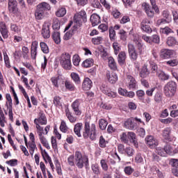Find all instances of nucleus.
I'll return each mask as SVG.
<instances>
[{
  "label": "nucleus",
  "instance_id": "nucleus-1",
  "mask_svg": "<svg viewBox=\"0 0 178 178\" xmlns=\"http://www.w3.org/2000/svg\"><path fill=\"white\" fill-rule=\"evenodd\" d=\"M87 22V13L86 11L82 10L79 13H77L74 16V26L73 29L72 31H70L67 32L64 35V40L65 41H67L68 40H70L73 35V32L75 31V30L78 29L79 27H81V24L83 23H86Z\"/></svg>",
  "mask_w": 178,
  "mask_h": 178
},
{
  "label": "nucleus",
  "instance_id": "nucleus-2",
  "mask_svg": "<svg viewBox=\"0 0 178 178\" xmlns=\"http://www.w3.org/2000/svg\"><path fill=\"white\" fill-rule=\"evenodd\" d=\"M48 10H51V6H49L48 3L43 2L38 4L35 10V19L36 20H42Z\"/></svg>",
  "mask_w": 178,
  "mask_h": 178
},
{
  "label": "nucleus",
  "instance_id": "nucleus-3",
  "mask_svg": "<svg viewBox=\"0 0 178 178\" xmlns=\"http://www.w3.org/2000/svg\"><path fill=\"white\" fill-rule=\"evenodd\" d=\"M164 94L168 98H170L176 94V91L177 90V83H176L174 81H168L163 88Z\"/></svg>",
  "mask_w": 178,
  "mask_h": 178
},
{
  "label": "nucleus",
  "instance_id": "nucleus-4",
  "mask_svg": "<svg viewBox=\"0 0 178 178\" xmlns=\"http://www.w3.org/2000/svg\"><path fill=\"white\" fill-rule=\"evenodd\" d=\"M71 56L69 53H63L60 57V63L65 70L72 69V61L70 60Z\"/></svg>",
  "mask_w": 178,
  "mask_h": 178
},
{
  "label": "nucleus",
  "instance_id": "nucleus-5",
  "mask_svg": "<svg viewBox=\"0 0 178 178\" xmlns=\"http://www.w3.org/2000/svg\"><path fill=\"white\" fill-rule=\"evenodd\" d=\"M75 162L76 166L79 168V169L83 168L84 165L87 167L88 166V156H83L81 154L80 152H75Z\"/></svg>",
  "mask_w": 178,
  "mask_h": 178
},
{
  "label": "nucleus",
  "instance_id": "nucleus-6",
  "mask_svg": "<svg viewBox=\"0 0 178 178\" xmlns=\"http://www.w3.org/2000/svg\"><path fill=\"white\" fill-rule=\"evenodd\" d=\"M128 52L129 54V58L132 60H137V58H138V53H137L134 44L131 43L128 44Z\"/></svg>",
  "mask_w": 178,
  "mask_h": 178
},
{
  "label": "nucleus",
  "instance_id": "nucleus-7",
  "mask_svg": "<svg viewBox=\"0 0 178 178\" xmlns=\"http://www.w3.org/2000/svg\"><path fill=\"white\" fill-rule=\"evenodd\" d=\"M49 27H51V22H45L42 29V35L43 38H49V37H51V31H49Z\"/></svg>",
  "mask_w": 178,
  "mask_h": 178
},
{
  "label": "nucleus",
  "instance_id": "nucleus-8",
  "mask_svg": "<svg viewBox=\"0 0 178 178\" xmlns=\"http://www.w3.org/2000/svg\"><path fill=\"white\" fill-rule=\"evenodd\" d=\"M124 127L128 129V130H136L137 123L134 122V118H128L124 123Z\"/></svg>",
  "mask_w": 178,
  "mask_h": 178
},
{
  "label": "nucleus",
  "instance_id": "nucleus-9",
  "mask_svg": "<svg viewBox=\"0 0 178 178\" xmlns=\"http://www.w3.org/2000/svg\"><path fill=\"white\" fill-rule=\"evenodd\" d=\"M8 9L10 13L16 15L19 11L17 8V1L16 0H8Z\"/></svg>",
  "mask_w": 178,
  "mask_h": 178
},
{
  "label": "nucleus",
  "instance_id": "nucleus-10",
  "mask_svg": "<svg viewBox=\"0 0 178 178\" xmlns=\"http://www.w3.org/2000/svg\"><path fill=\"white\" fill-rule=\"evenodd\" d=\"M145 141L147 145L149 147V148H156V146L159 144L158 140L154 138L152 136H148L145 138Z\"/></svg>",
  "mask_w": 178,
  "mask_h": 178
},
{
  "label": "nucleus",
  "instance_id": "nucleus-11",
  "mask_svg": "<svg viewBox=\"0 0 178 178\" xmlns=\"http://www.w3.org/2000/svg\"><path fill=\"white\" fill-rule=\"evenodd\" d=\"M50 81L52 83V86L54 87V88H59V85L60 84L61 81H63V79H62V76L60 74H58V75L52 76L50 79Z\"/></svg>",
  "mask_w": 178,
  "mask_h": 178
},
{
  "label": "nucleus",
  "instance_id": "nucleus-12",
  "mask_svg": "<svg viewBox=\"0 0 178 178\" xmlns=\"http://www.w3.org/2000/svg\"><path fill=\"white\" fill-rule=\"evenodd\" d=\"M173 56V50L162 49L160 51V58L161 59H169Z\"/></svg>",
  "mask_w": 178,
  "mask_h": 178
},
{
  "label": "nucleus",
  "instance_id": "nucleus-13",
  "mask_svg": "<svg viewBox=\"0 0 178 178\" xmlns=\"http://www.w3.org/2000/svg\"><path fill=\"white\" fill-rule=\"evenodd\" d=\"M142 7L143 8L148 17H154V15H155V13H154L153 7L152 8L151 6H149V4L147 3H143L142 4Z\"/></svg>",
  "mask_w": 178,
  "mask_h": 178
},
{
  "label": "nucleus",
  "instance_id": "nucleus-14",
  "mask_svg": "<svg viewBox=\"0 0 178 178\" xmlns=\"http://www.w3.org/2000/svg\"><path fill=\"white\" fill-rule=\"evenodd\" d=\"M149 23L150 22L148 19H144L140 24L141 29L145 33H152V29L149 25Z\"/></svg>",
  "mask_w": 178,
  "mask_h": 178
},
{
  "label": "nucleus",
  "instance_id": "nucleus-15",
  "mask_svg": "<svg viewBox=\"0 0 178 178\" xmlns=\"http://www.w3.org/2000/svg\"><path fill=\"white\" fill-rule=\"evenodd\" d=\"M0 33L3 38H8L9 37V31L8 30V26L5 22H0Z\"/></svg>",
  "mask_w": 178,
  "mask_h": 178
},
{
  "label": "nucleus",
  "instance_id": "nucleus-16",
  "mask_svg": "<svg viewBox=\"0 0 178 178\" xmlns=\"http://www.w3.org/2000/svg\"><path fill=\"white\" fill-rule=\"evenodd\" d=\"M127 136L130 143H132L134 147L137 148L138 147V142H137V136H136V134L133 131H129L128 132Z\"/></svg>",
  "mask_w": 178,
  "mask_h": 178
},
{
  "label": "nucleus",
  "instance_id": "nucleus-17",
  "mask_svg": "<svg viewBox=\"0 0 178 178\" xmlns=\"http://www.w3.org/2000/svg\"><path fill=\"white\" fill-rule=\"evenodd\" d=\"M127 79L128 80V88H129V90H134V88L137 87V81L134 77L128 75Z\"/></svg>",
  "mask_w": 178,
  "mask_h": 178
},
{
  "label": "nucleus",
  "instance_id": "nucleus-18",
  "mask_svg": "<svg viewBox=\"0 0 178 178\" xmlns=\"http://www.w3.org/2000/svg\"><path fill=\"white\" fill-rule=\"evenodd\" d=\"M72 108L75 113V115H81V112L80 111V100L76 99L72 104Z\"/></svg>",
  "mask_w": 178,
  "mask_h": 178
},
{
  "label": "nucleus",
  "instance_id": "nucleus-19",
  "mask_svg": "<svg viewBox=\"0 0 178 178\" xmlns=\"http://www.w3.org/2000/svg\"><path fill=\"white\" fill-rule=\"evenodd\" d=\"M106 77L111 84H115L118 81V75L115 72H107Z\"/></svg>",
  "mask_w": 178,
  "mask_h": 178
},
{
  "label": "nucleus",
  "instance_id": "nucleus-20",
  "mask_svg": "<svg viewBox=\"0 0 178 178\" xmlns=\"http://www.w3.org/2000/svg\"><path fill=\"white\" fill-rule=\"evenodd\" d=\"M83 137L85 140H88L90 137V122L88 121L85 122Z\"/></svg>",
  "mask_w": 178,
  "mask_h": 178
},
{
  "label": "nucleus",
  "instance_id": "nucleus-21",
  "mask_svg": "<svg viewBox=\"0 0 178 178\" xmlns=\"http://www.w3.org/2000/svg\"><path fill=\"white\" fill-rule=\"evenodd\" d=\"M156 76L159 77V80H161V81H166V80H169L170 79L169 74L161 70H157Z\"/></svg>",
  "mask_w": 178,
  "mask_h": 178
},
{
  "label": "nucleus",
  "instance_id": "nucleus-22",
  "mask_svg": "<svg viewBox=\"0 0 178 178\" xmlns=\"http://www.w3.org/2000/svg\"><path fill=\"white\" fill-rule=\"evenodd\" d=\"M90 22L92 27H95V26H98V24L101 23V17H99V15L97 14H92L90 16Z\"/></svg>",
  "mask_w": 178,
  "mask_h": 178
},
{
  "label": "nucleus",
  "instance_id": "nucleus-23",
  "mask_svg": "<svg viewBox=\"0 0 178 178\" xmlns=\"http://www.w3.org/2000/svg\"><path fill=\"white\" fill-rule=\"evenodd\" d=\"M35 124L37 123H40V124H47V118L45 117V114L42 113H40V117L38 119L35 118L34 120Z\"/></svg>",
  "mask_w": 178,
  "mask_h": 178
},
{
  "label": "nucleus",
  "instance_id": "nucleus-24",
  "mask_svg": "<svg viewBox=\"0 0 178 178\" xmlns=\"http://www.w3.org/2000/svg\"><path fill=\"white\" fill-rule=\"evenodd\" d=\"M83 127V123L78 122L74 125V133L77 137H81V129Z\"/></svg>",
  "mask_w": 178,
  "mask_h": 178
},
{
  "label": "nucleus",
  "instance_id": "nucleus-25",
  "mask_svg": "<svg viewBox=\"0 0 178 178\" xmlns=\"http://www.w3.org/2000/svg\"><path fill=\"white\" fill-rule=\"evenodd\" d=\"M126 52L120 51L118 57V62L119 65H124V62H126Z\"/></svg>",
  "mask_w": 178,
  "mask_h": 178
},
{
  "label": "nucleus",
  "instance_id": "nucleus-26",
  "mask_svg": "<svg viewBox=\"0 0 178 178\" xmlns=\"http://www.w3.org/2000/svg\"><path fill=\"white\" fill-rule=\"evenodd\" d=\"M26 147L29 150L31 156H33V155H34V151L37 149V145H35V142H29Z\"/></svg>",
  "mask_w": 178,
  "mask_h": 178
},
{
  "label": "nucleus",
  "instance_id": "nucleus-27",
  "mask_svg": "<svg viewBox=\"0 0 178 178\" xmlns=\"http://www.w3.org/2000/svg\"><path fill=\"white\" fill-rule=\"evenodd\" d=\"M172 132V129L170 127L165 128L162 131V136L165 140H170V133Z\"/></svg>",
  "mask_w": 178,
  "mask_h": 178
},
{
  "label": "nucleus",
  "instance_id": "nucleus-28",
  "mask_svg": "<svg viewBox=\"0 0 178 178\" xmlns=\"http://www.w3.org/2000/svg\"><path fill=\"white\" fill-rule=\"evenodd\" d=\"M37 43L35 42H33L31 47V55L32 59H35L37 56Z\"/></svg>",
  "mask_w": 178,
  "mask_h": 178
},
{
  "label": "nucleus",
  "instance_id": "nucleus-29",
  "mask_svg": "<svg viewBox=\"0 0 178 178\" xmlns=\"http://www.w3.org/2000/svg\"><path fill=\"white\" fill-rule=\"evenodd\" d=\"M66 8L65 7H60L56 11L55 15L57 17H63V16L66 15Z\"/></svg>",
  "mask_w": 178,
  "mask_h": 178
},
{
  "label": "nucleus",
  "instance_id": "nucleus-30",
  "mask_svg": "<svg viewBox=\"0 0 178 178\" xmlns=\"http://www.w3.org/2000/svg\"><path fill=\"white\" fill-rule=\"evenodd\" d=\"M149 74V70H148V68H147V65H144L139 74L140 77H142V79H145V77H147Z\"/></svg>",
  "mask_w": 178,
  "mask_h": 178
},
{
  "label": "nucleus",
  "instance_id": "nucleus-31",
  "mask_svg": "<svg viewBox=\"0 0 178 178\" xmlns=\"http://www.w3.org/2000/svg\"><path fill=\"white\" fill-rule=\"evenodd\" d=\"M82 89L84 91L90 90V78L86 77L82 83Z\"/></svg>",
  "mask_w": 178,
  "mask_h": 178
},
{
  "label": "nucleus",
  "instance_id": "nucleus-32",
  "mask_svg": "<svg viewBox=\"0 0 178 178\" xmlns=\"http://www.w3.org/2000/svg\"><path fill=\"white\" fill-rule=\"evenodd\" d=\"M70 76H71V79H72L75 84H80L81 83L80 76L77 73L72 72Z\"/></svg>",
  "mask_w": 178,
  "mask_h": 178
},
{
  "label": "nucleus",
  "instance_id": "nucleus-33",
  "mask_svg": "<svg viewBox=\"0 0 178 178\" xmlns=\"http://www.w3.org/2000/svg\"><path fill=\"white\" fill-rule=\"evenodd\" d=\"M108 66L113 70H116V69H118L116 62H115V59L113 58V57H108Z\"/></svg>",
  "mask_w": 178,
  "mask_h": 178
},
{
  "label": "nucleus",
  "instance_id": "nucleus-34",
  "mask_svg": "<svg viewBox=\"0 0 178 178\" xmlns=\"http://www.w3.org/2000/svg\"><path fill=\"white\" fill-rule=\"evenodd\" d=\"M52 38L56 44H60V33L54 32L52 34Z\"/></svg>",
  "mask_w": 178,
  "mask_h": 178
},
{
  "label": "nucleus",
  "instance_id": "nucleus-35",
  "mask_svg": "<svg viewBox=\"0 0 178 178\" xmlns=\"http://www.w3.org/2000/svg\"><path fill=\"white\" fill-rule=\"evenodd\" d=\"M65 87L67 90H69V91H74V90H76L74 85L69 81H65Z\"/></svg>",
  "mask_w": 178,
  "mask_h": 178
},
{
  "label": "nucleus",
  "instance_id": "nucleus-36",
  "mask_svg": "<svg viewBox=\"0 0 178 178\" xmlns=\"http://www.w3.org/2000/svg\"><path fill=\"white\" fill-rule=\"evenodd\" d=\"M160 33H161V34L169 35V34L173 33V30H172V29L169 28L168 26H165L164 28L160 29Z\"/></svg>",
  "mask_w": 178,
  "mask_h": 178
},
{
  "label": "nucleus",
  "instance_id": "nucleus-37",
  "mask_svg": "<svg viewBox=\"0 0 178 178\" xmlns=\"http://www.w3.org/2000/svg\"><path fill=\"white\" fill-rule=\"evenodd\" d=\"M177 42V41L176 40V38H175L174 37H168L167 39L166 44L167 45H168V47H173L176 45Z\"/></svg>",
  "mask_w": 178,
  "mask_h": 178
},
{
  "label": "nucleus",
  "instance_id": "nucleus-38",
  "mask_svg": "<svg viewBox=\"0 0 178 178\" xmlns=\"http://www.w3.org/2000/svg\"><path fill=\"white\" fill-rule=\"evenodd\" d=\"M106 126H108V121L104 119H100L99 120V127L101 130H105V129H106Z\"/></svg>",
  "mask_w": 178,
  "mask_h": 178
},
{
  "label": "nucleus",
  "instance_id": "nucleus-39",
  "mask_svg": "<svg viewBox=\"0 0 178 178\" xmlns=\"http://www.w3.org/2000/svg\"><path fill=\"white\" fill-rule=\"evenodd\" d=\"M164 152H165L166 155H173V148H172V146L170 145H166L164 146Z\"/></svg>",
  "mask_w": 178,
  "mask_h": 178
},
{
  "label": "nucleus",
  "instance_id": "nucleus-40",
  "mask_svg": "<svg viewBox=\"0 0 178 178\" xmlns=\"http://www.w3.org/2000/svg\"><path fill=\"white\" fill-rule=\"evenodd\" d=\"M42 156L45 162H48L49 163H51V162H52V159H51L49 155H48V153H47V151L42 150Z\"/></svg>",
  "mask_w": 178,
  "mask_h": 178
},
{
  "label": "nucleus",
  "instance_id": "nucleus-41",
  "mask_svg": "<svg viewBox=\"0 0 178 178\" xmlns=\"http://www.w3.org/2000/svg\"><path fill=\"white\" fill-rule=\"evenodd\" d=\"M90 138V140H95V138H97V132L95 131V124H94L91 125Z\"/></svg>",
  "mask_w": 178,
  "mask_h": 178
},
{
  "label": "nucleus",
  "instance_id": "nucleus-42",
  "mask_svg": "<svg viewBox=\"0 0 178 178\" xmlns=\"http://www.w3.org/2000/svg\"><path fill=\"white\" fill-rule=\"evenodd\" d=\"M40 48L42 51H43V54H49V48L48 47V45L47 43L44 42H41L40 44Z\"/></svg>",
  "mask_w": 178,
  "mask_h": 178
},
{
  "label": "nucleus",
  "instance_id": "nucleus-43",
  "mask_svg": "<svg viewBox=\"0 0 178 178\" xmlns=\"http://www.w3.org/2000/svg\"><path fill=\"white\" fill-rule=\"evenodd\" d=\"M53 102L55 106H62V98L59 96H55Z\"/></svg>",
  "mask_w": 178,
  "mask_h": 178
},
{
  "label": "nucleus",
  "instance_id": "nucleus-44",
  "mask_svg": "<svg viewBox=\"0 0 178 178\" xmlns=\"http://www.w3.org/2000/svg\"><path fill=\"white\" fill-rule=\"evenodd\" d=\"M60 130L63 133H67L69 130V127H67V125H66V122L63 120L61 121V123L60 125Z\"/></svg>",
  "mask_w": 178,
  "mask_h": 178
},
{
  "label": "nucleus",
  "instance_id": "nucleus-45",
  "mask_svg": "<svg viewBox=\"0 0 178 178\" xmlns=\"http://www.w3.org/2000/svg\"><path fill=\"white\" fill-rule=\"evenodd\" d=\"M135 45L136 47V49L138 50L139 55H143V51H144V44L141 43V42H139L135 44Z\"/></svg>",
  "mask_w": 178,
  "mask_h": 178
},
{
  "label": "nucleus",
  "instance_id": "nucleus-46",
  "mask_svg": "<svg viewBox=\"0 0 178 178\" xmlns=\"http://www.w3.org/2000/svg\"><path fill=\"white\" fill-rule=\"evenodd\" d=\"M91 66H92V68L90 69V73L91 74V76H95L97 65L94 64V60L92 59L90 60V67H91Z\"/></svg>",
  "mask_w": 178,
  "mask_h": 178
},
{
  "label": "nucleus",
  "instance_id": "nucleus-47",
  "mask_svg": "<svg viewBox=\"0 0 178 178\" xmlns=\"http://www.w3.org/2000/svg\"><path fill=\"white\" fill-rule=\"evenodd\" d=\"M39 140L41 144H42V145L45 147V148H47V149H51V146H49V143H48V140H47V138H45L44 136H43V138H39Z\"/></svg>",
  "mask_w": 178,
  "mask_h": 178
},
{
  "label": "nucleus",
  "instance_id": "nucleus-48",
  "mask_svg": "<svg viewBox=\"0 0 178 178\" xmlns=\"http://www.w3.org/2000/svg\"><path fill=\"white\" fill-rule=\"evenodd\" d=\"M163 17L167 20L168 23L172 22V16L169 14V11L168 10L163 11Z\"/></svg>",
  "mask_w": 178,
  "mask_h": 178
},
{
  "label": "nucleus",
  "instance_id": "nucleus-49",
  "mask_svg": "<svg viewBox=\"0 0 178 178\" xmlns=\"http://www.w3.org/2000/svg\"><path fill=\"white\" fill-rule=\"evenodd\" d=\"M52 28L53 30H59L60 29V22L57 18L54 19Z\"/></svg>",
  "mask_w": 178,
  "mask_h": 178
},
{
  "label": "nucleus",
  "instance_id": "nucleus-50",
  "mask_svg": "<svg viewBox=\"0 0 178 178\" xmlns=\"http://www.w3.org/2000/svg\"><path fill=\"white\" fill-rule=\"evenodd\" d=\"M73 65L79 66L80 65V56L78 54H74L72 58Z\"/></svg>",
  "mask_w": 178,
  "mask_h": 178
},
{
  "label": "nucleus",
  "instance_id": "nucleus-51",
  "mask_svg": "<svg viewBox=\"0 0 178 178\" xmlns=\"http://www.w3.org/2000/svg\"><path fill=\"white\" fill-rule=\"evenodd\" d=\"M4 62L6 67H10V62L9 61V56H8V54H6V51H3Z\"/></svg>",
  "mask_w": 178,
  "mask_h": 178
},
{
  "label": "nucleus",
  "instance_id": "nucleus-52",
  "mask_svg": "<svg viewBox=\"0 0 178 178\" xmlns=\"http://www.w3.org/2000/svg\"><path fill=\"white\" fill-rule=\"evenodd\" d=\"M128 136L127 134H126V132H122L120 135V138L121 140V141L122 143H124V144H127V143H129V139L127 138Z\"/></svg>",
  "mask_w": 178,
  "mask_h": 178
},
{
  "label": "nucleus",
  "instance_id": "nucleus-53",
  "mask_svg": "<svg viewBox=\"0 0 178 178\" xmlns=\"http://www.w3.org/2000/svg\"><path fill=\"white\" fill-rule=\"evenodd\" d=\"M66 116L71 123H76L77 119L76 117H73L69 111H66Z\"/></svg>",
  "mask_w": 178,
  "mask_h": 178
},
{
  "label": "nucleus",
  "instance_id": "nucleus-54",
  "mask_svg": "<svg viewBox=\"0 0 178 178\" xmlns=\"http://www.w3.org/2000/svg\"><path fill=\"white\" fill-rule=\"evenodd\" d=\"M103 40L102 37L93 38H92V42L95 45H99V44L102 43Z\"/></svg>",
  "mask_w": 178,
  "mask_h": 178
},
{
  "label": "nucleus",
  "instance_id": "nucleus-55",
  "mask_svg": "<svg viewBox=\"0 0 178 178\" xmlns=\"http://www.w3.org/2000/svg\"><path fill=\"white\" fill-rule=\"evenodd\" d=\"M165 63L168 66H171L173 67L175 66H177L178 60H177V59H170V60H168L167 62H165Z\"/></svg>",
  "mask_w": 178,
  "mask_h": 178
},
{
  "label": "nucleus",
  "instance_id": "nucleus-56",
  "mask_svg": "<svg viewBox=\"0 0 178 178\" xmlns=\"http://www.w3.org/2000/svg\"><path fill=\"white\" fill-rule=\"evenodd\" d=\"M128 156H133L134 155V149L130 147H127L124 149Z\"/></svg>",
  "mask_w": 178,
  "mask_h": 178
},
{
  "label": "nucleus",
  "instance_id": "nucleus-57",
  "mask_svg": "<svg viewBox=\"0 0 178 178\" xmlns=\"http://www.w3.org/2000/svg\"><path fill=\"white\" fill-rule=\"evenodd\" d=\"M156 152L158 154V155H160V156H166V152H165V149L162 147H156Z\"/></svg>",
  "mask_w": 178,
  "mask_h": 178
},
{
  "label": "nucleus",
  "instance_id": "nucleus-58",
  "mask_svg": "<svg viewBox=\"0 0 178 178\" xmlns=\"http://www.w3.org/2000/svg\"><path fill=\"white\" fill-rule=\"evenodd\" d=\"M10 29L11 31H13L14 33H19L20 31V29H19V26L15 23L10 24Z\"/></svg>",
  "mask_w": 178,
  "mask_h": 178
},
{
  "label": "nucleus",
  "instance_id": "nucleus-59",
  "mask_svg": "<svg viewBox=\"0 0 178 178\" xmlns=\"http://www.w3.org/2000/svg\"><path fill=\"white\" fill-rule=\"evenodd\" d=\"M106 144H108V141L105 140V138H104V136H100L99 138V147L101 148H105L106 147Z\"/></svg>",
  "mask_w": 178,
  "mask_h": 178
},
{
  "label": "nucleus",
  "instance_id": "nucleus-60",
  "mask_svg": "<svg viewBox=\"0 0 178 178\" xmlns=\"http://www.w3.org/2000/svg\"><path fill=\"white\" fill-rule=\"evenodd\" d=\"M109 37L111 40H115V37H116V31L112 26L109 28Z\"/></svg>",
  "mask_w": 178,
  "mask_h": 178
},
{
  "label": "nucleus",
  "instance_id": "nucleus-61",
  "mask_svg": "<svg viewBox=\"0 0 178 178\" xmlns=\"http://www.w3.org/2000/svg\"><path fill=\"white\" fill-rule=\"evenodd\" d=\"M151 5L154 9V10L156 12V13H159V8H158V6H156V0H150Z\"/></svg>",
  "mask_w": 178,
  "mask_h": 178
},
{
  "label": "nucleus",
  "instance_id": "nucleus-62",
  "mask_svg": "<svg viewBox=\"0 0 178 178\" xmlns=\"http://www.w3.org/2000/svg\"><path fill=\"white\" fill-rule=\"evenodd\" d=\"M124 172L125 174H127L128 176H130V175H131V173H133V172H134V169H133L130 166H127L124 168Z\"/></svg>",
  "mask_w": 178,
  "mask_h": 178
},
{
  "label": "nucleus",
  "instance_id": "nucleus-63",
  "mask_svg": "<svg viewBox=\"0 0 178 178\" xmlns=\"http://www.w3.org/2000/svg\"><path fill=\"white\" fill-rule=\"evenodd\" d=\"M113 49H114L115 55H118V54H119V51H120V47H119V43L114 42L113 44Z\"/></svg>",
  "mask_w": 178,
  "mask_h": 178
},
{
  "label": "nucleus",
  "instance_id": "nucleus-64",
  "mask_svg": "<svg viewBox=\"0 0 178 178\" xmlns=\"http://www.w3.org/2000/svg\"><path fill=\"white\" fill-rule=\"evenodd\" d=\"M100 164L103 170H108V163L106 162V160L102 159L100 161Z\"/></svg>",
  "mask_w": 178,
  "mask_h": 178
}]
</instances>
